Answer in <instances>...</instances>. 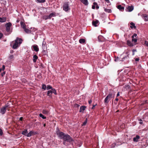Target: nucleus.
Returning <instances> with one entry per match:
<instances>
[{
	"instance_id": "f257e3e1",
	"label": "nucleus",
	"mask_w": 148,
	"mask_h": 148,
	"mask_svg": "<svg viewBox=\"0 0 148 148\" xmlns=\"http://www.w3.org/2000/svg\"><path fill=\"white\" fill-rule=\"evenodd\" d=\"M57 134L60 139H62L64 141L71 143L73 141L72 138L68 134H65L61 132H57Z\"/></svg>"
},
{
	"instance_id": "f03ea898",
	"label": "nucleus",
	"mask_w": 148,
	"mask_h": 148,
	"mask_svg": "<svg viewBox=\"0 0 148 148\" xmlns=\"http://www.w3.org/2000/svg\"><path fill=\"white\" fill-rule=\"evenodd\" d=\"M23 40L21 38L17 37L16 39L12 41L10 44V46L14 49H16L21 44Z\"/></svg>"
},
{
	"instance_id": "7ed1b4c3",
	"label": "nucleus",
	"mask_w": 148,
	"mask_h": 148,
	"mask_svg": "<svg viewBox=\"0 0 148 148\" xmlns=\"http://www.w3.org/2000/svg\"><path fill=\"white\" fill-rule=\"evenodd\" d=\"M115 95V92L113 90H111L108 95L106 96L104 100V103L107 104L112 98H114Z\"/></svg>"
},
{
	"instance_id": "20e7f679",
	"label": "nucleus",
	"mask_w": 148,
	"mask_h": 148,
	"mask_svg": "<svg viewBox=\"0 0 148 148\" xmlns=\"http://www.w3.org/2000/svg\"><path fill=\"white\" fill-rule=\"evenodd\" d=\"M63 9L65 12H67L70 9L68 2L64 3L62 6Z\"/></svg>"
},
{
	"instance_id": "39448f33",
	"label": "nucleus",
	"mask_w": 148,
	"mask_h": 148,
	"mask_svg": "<svg viewBox=\"0 0 148 148\" xmlns=\"http://www.w3.org/2000/svg\"><path fill=\"white\" fill-rule=\"evenodd\" d=\"M56 13L53 12L51 13L49 15L44 16H43V19L46 20L48 19H50L52 17H54L56 16Z\"/></svg>"
},
{
	"instance_id": "423d86ee",
	"label": "nucleus",
	"mask_w": 148,
	"mask_h": 148,
	"mask_svg": "<svg viewBox=\"0 0 148 148\" xmlns=\"http://www.w3.org/2000/svg\"><path fill=\"white\" fill-rule=\"evenodd\" d=\"M9 108L8 105H6L1 109L0 112L3 114H4L6 112V109Z\"/></svg>"
},
{
	"instance_id": "0eeeda50",
	"label": "nucleus",
	"mask_w": 148,
	"mask_h": 148,
	"mask_svg": "<svg viewBox=\"0 0 148 148\" xmlns=\"http://www.w3.org/2000/svg\"><path fill=\"white\" fill-rule=\"evenodd\" d=\"M12 24L11 23L9 22L7 23L5 25L6 31L9 32L10 31V27L12 26Z\"/></svg>"
},
{
	"instance_id": "6e6552de",
	"label": "nucleus",
	"mask_w": 148,
	"mask_h": 148,
	"mask_svg": "<svg viewBox=\"0 0 148 148\" xmlns=\"http://www.w3.org/2000/svg\"><path fill=\"white\" fill-rule=\"evenodd\" d=\"M137 34H134L133 36H132V41L134 43H136L137 42V39H136Z\"/></svg>"
},
{
	"instance_id": "1a4fd4ad",
	"label": "nucleus",
	"mask_w": 148,
	"mask_h": 148,
	"mask_svg": "<svg viewBox=\"0 0 148 148\" xmlns=\"http://www.w3.org/2000/svg\"><path fill=\"white\" fill-rule=\"evenodd\" d=\"M134 8V6H129L127 8V9H126V10L127 11L131 12L133 10Z\"/></svg>"
},
{
	"instance_id": "9d476101",
	"label": "nucleus",
	"mask_w": 148,
	"mask_h": 148,
	"mask_svg": "<svg viewBox=\"0 0 148 148\" xmlns=\"http://www.w3.org/2000/svg\"><path fill=\"white\" fill-rule=\"evenodd\" d=\"M93 4V5L92 6V9H95V6H96V8L97 9H98L99 8V7L97 3L95 2H94Z\"/></svg>"
},
{
	"instance_id": "9b49d317",
	"label": "nucleus",
	"mask_w": 148,
	"mask_h": 148,
	"mask_svg": "<svg viewBox=\"0 0 148 148\" xmlns=\"http://www.w3.org/2000/svg\"><path fill=\"white\" fill-rule=\"evenodd\" d=\"M32 47L34 49V50L36 52H38L39 51V49L37 45H33Z\"/></svg>"
},
{
	"instance_id": "f8f14e48",
	"label": "nucleus",
	"mask_w": 148,
	"mask_h": 148,
	"mask_svg": "<svg viewBox=\"0 0 148 148\" xmlns=\"http://www.w3.org/2000/svg\"><path fill=\"white\" fill-rule=\"evenodd\" d=\"M129 55H127V56L122 58V59L121 60H120V61H124L125 60H126L127 62L129 60Z\"/></svg>"
},
{
	"instance_id": "ddd939ff",
	"label": "nucleus",
	"mask_w": 148,
	"mask_h": 148,
	"mask_svg": "<svg viewBox=\"0 0 148 148\" xmlns=\"http://www.w3.org/2000/svg\"><path fill=\"white\" fill-rule=\"evenodd\" d=\"M140 137L138 135H136V137L133 138V141L135 142H137L138 141V140L140 139Z\"/></svg>"
},
{
	"instance_id": "4468645a",
	"label": "nucleus",
	"mask_w": 148,
	"mask_h": 148,
	"mask_svg": "<svg viewBox=\"0 0 148 148\" xmlns=\"http://www.w3.org/2000/svg\"><path fill=\"white\" fill-rule=\"evenodd\" d=\"M142 17L145 21H148V18H147V16L146 14H143L142 15Z\"/></svg>"
},
{
	"instance_id": "2eb2a0df",
	"label": "nucleus",
	"mask_w": 148,
	"mask_h": 148,
	"mask_svg": "<svg viewBox=\"0 0 148 148\" xmlns=\"http://www.w3.org/2000/svg\"><path fill=\"white\" fill-rule=\"evenodd\" d=\"M52 90H49L47 92V95L50 97H52Z\"/></svg>"
},
{
	"instance_id": "dca6fc26",
	"label": "nucleus",
	"mask_w": 148,
	"mask_h": 148,
	"mask_svg": "<svg viewBox=\"0 0 148 148\" xmlns=\"http://www.w3.org/2000/svg\"><path fill=\"white\" fill-rule=\"evenodd\" d=\"M34 133V134H36L37 133L36 132L34 133V132L32 131H30L27 134V136L28 137H30L32 136V134Z\"/></svg>"
},
{
	"instance_id": "f3484780",
	"label": "nucleus",
	"mask_w": 148,
	"mask_h": 148,
	"mask_svg": "<svg viewBox=\"0 0 148 148\" xmlns=\"http://www.w3.org/2000/svg\"><path fill=\"white\" fill-rule=\"evenodd\" d=\"M127 45L130 46L132 47L134 46V44L129 40H127Z\"/></svg>"
},
{
	"instance_id": "a211bd4d",
	"label": "nucleus",
	"mask_w": 148,
	"mask_h": 148,
	"mask_svg": "<svg viewBox=\"0 0 148 148\" xmlns=\"http://www.w3.org/2000/svg\"><path fill=\"white\" fill-rule=\"evenodd\" d=\"M86 107L84 106H81L80 108L79 112H83L85 110Z\"/></svg>"
},
{
	"instance_id": "6ab92c4d",
	"label": "nucleus",
	"mask_w": 148,
	"mask_h": 148,
	"mask_svg": "<svg viewBox=\"0 0 148 148\" xmlns=\"http://www.w3.org/2000/svg\"><path fill=\"white\" fill-rule=\"evenodd\" d=\"M81 2L86 5H87L88 4V0H80Z\"/></svg>"
},
{
	"instance_id": "aec40b11",
	"label": "nucleus",
	"mask_w": 148,
	"mask_h": 148,
	"mask_svg": "<svg viewBox=\"0 0 148 148\" xmlns=\"http://www.w3.org/2000/svg\"><path fill=\"white\" fill-rule=\"evenodd\" d=\"M33 61L34 62H35L36 61L37 59H38V57L36 55H34L33 56Z\"/></svg>"
},
{
	"instance_id": "412c9836",
	"label": "nucleus",
	"mask_w": 148,
	"mask_h": 148,
	"mask_svg": "<svg viewBox=\"0 0 148 148\" xmlns=\"http://www.w3.org/2000/svg\"><path fill=\"white\" fill-rule=\"evenodd\" d=\"M117 8L122 11H123L124 9V7L121 6V5H118L117 6Z\"/></svg>"
},
{
	"instance_id": "4be33fe9",
	"label": "nucleus",
	"mask_w": 148,
	"mask_h": 148,
	"mask_svg": "<svg viewBox=\"0 0 148 148\" xmlns=\"http://www.w3.org/2000/svg\"><path fill=\"white\" fill-rule=\"evenodd\" d=\"M99 21L98 20H96L95 21H93L92 22V24L95 27H97V24L98 23Z\"/></svg>"
},
{
	"instance_id": "5701e85b",
	"label": "nucleus",
	"mask_w": 148,
	"mask_h": 148,
	"mask_svg": "<svg viewBox=\"0 0 148 148\" xmlns=\"http://www.w3.org/2000/svg\"><path fill=\"white\" fill-rule=\"evenodd\" d=\"M130 24L131 25V26H130V27L131 29H133V28H134V29L136 28V27L135 26L134 23L133 22H131L130 23Z\"/></svg>"
},
{
	"instance_id": "b1692460",
	"label": "nucleus",
	"mask_w": 148,
	"mask_h": 148,
	"mask_svg": "<svg viewBox=\"0 0 148 148\" xmlns=\"http://www.w3.org/2000/svg\"><path fill=\"white\" fill-rule=\"evenodd\" d=\"M28 133V132L27 130H25L23 131L21 133V134H22L24 135L25 136H27V134Z\"/></svg>"
},
{
	"instance_id": "393cba45",
	"label": "nucleus",
	"mask_w": 148,
	"mask_h": 148,
	"mask_svg": "<svg viewBox=\"0 0 148 148\" xmlns=\"http://www.w3.org/2000/svg\"><path fill=\"white\" fill-rule=\"evenodd\" d=\"M21 25L22 27L24 29L26 28V25L23 22H21Z\"/></svg>"
},
{
	"instance_id": "a878e982",
	"label": "nucleus",
	"mask_w": 148,
	"mask_h": 148,
	"mask_svg": "<svg viewBox=\"0 0 148 148\" xmlns=\"http://www.w3.org/2000/svg\"><path fill=\"white\" fill-rule=\"evenodd\" d=\"M42 112L43 114H47L49 113V111L46 110L44 109L42 110Z\"/></svg>"
},
{
	"instance_id": "bb28decb",
	"label": "nucleus",
	"mask_w": 148,
	"mask_h": 148,
	"mask_svg": "<svg viewBox=\"0 0 148 148\" xmlns=\"http://www.w3.org/2000/svg\"><path fill=\"white\" fill-rule=\"evenodd\" d=\"M9 59L10 60H13L14 59V56L13 55H10L8 57Z\"/></svg>"
},
{
	"instance_id": "cd10ccee",
	"label": "nucleus",
	"mask_w": 148,
	"mask_h": 148,
	"mask_svg": "<svg viewBox=\"0 0 148 148\" xmlns=\"http://www.w3.org/2000/svg\"><path fill=\"white\" fill-rule=\"evenodd\" d=\"M6 19L5 18H1L0 17V22H4L6 21Z\"/></svg>"
},
{
	"instance_id": "c85d7f7f",
	"label": "nucleus",
	"mask_w": 148,
	"mask_h": 148,
	"mask_svg": "<svg viewBox=\"0 0 148 148\" xmlns=\"http://www.w3.org/2000/svg\"><path fill=\"white\" fill-rule=\"evenodd\" d=\"M79 42L80 43H84L85 42V40L83 39H81L79 40Z\"/></svg>"
},
{
	"instance_id": "c756f323",
	"label": "nucleus",
	"mask_w": 148,
	"mask_h": 148,
	"mask_svg": "<svg viewBox=\"0 0 148 148\" xmlns=\"http://www.w3.org/2000/svg\"><path fill=\"white\" fill-rule=\"evenodd\" d=\"M24 30L25 32L27 33H29L31 32V31L30 30L26 28L24 29Z\"/></svg>"
},
{
	"instance_id": "7c9ffc66",
	"label": "nucleus",
	"mask_w": 148,
	"mask_h": 148,
	"mask_svg": "<svg viewBox=\"0 0 148 148\" xmlns=\"http://www.w3.org/2000/svg\"><path fill=\"white\" fill-rule=\"evenodd\" d=\"M53 88H52L51 86H50V85H47V86L46 87V89L47 90H49L50 89L52 90Z\"/></svg>"
},
{
	"instance_id": "2f4dec72",
	"label": "nucleus",
	"mask_w": 148,
	"mask_h": 148,
	"mask_svg": "<svg viewBox=\"0 0 148 148\" xmlns=\"http://www.w3.org/2000/svg\"><path fill=\"white\" fill-rule=\"evenodd\" d=\"M104 11L108 13H111V10L110 9H107L105 8L104 9Z\"/></svg>"
},
{
	"instance_id": "473e14b6",
	"label": "nucleus",
	"mask_w": 148,
	"mask_h": 148,
	"mask_svg": "<svg viewBox=\"0 0 148 148\" xmlns=\"http://www.w3.org/2000/svg\"><path fill=\"white\" fill-rule=\"evenodd\" d=\"M38 3H44L46 1V0H36Z\"/></svg>"
},
{
	"instance_id": "72a5a7b5",
	"label": "nucleus",
	"mask_w": 148,
	"mask_h": 148,
	"mask_svg": "<svg viewBox=\"0 0 148 148\" xmlns=\"http://www.w3.org/2000/svg\"><path fill=\"white\" fill-rule=\"evenodd\" d=\"M40 117H41L42 119H45L46 118V117L44 115H43L42 114L40 113L39 114Z\"/></svg>"
},
{
	"instance_id": "f704fd0d",
	"label": "nucleus",
	"mask_w": 148,
	"mask_h": 148,
	"mask_svg": "<svg viewBox=\"0 0 148 148\" xmlns=\"http://www.w3.org/2000/svg\"><path fill=\"white\" fill-rule=\"evenodd\" d=\"M52 90V93H53L55 95H57L56 91L55 89L53 88Z\"/></svg>"
},
{
	"instance_id": "c9c22d12",
	"label": "nucleus",
	"mask_w": 148,
	"mask_h": 148,
	"mask_svg": "<svg viewBox=\"0 0 148 148\" xmlns=\"http://www.w3.org/2000/svg\"><path fill=\"white\" fill-rule=\"evenodd\" d=\"M46 88V86L45 84H43L42 85V89L45 90Z\"/></svg>"
},
{
	"instance_id": "e433bc0d",
	"label": "nucleus",
	"mask_w": 148,
	"mask_h": 148,
	"mask_svg": "<svg viewBox=\"0 0 148 148\" xmlns=\"http://www.w3.org/2000/svg\"><path fill=\"white\" fill-rule=\"evenodd\" d=\"M87 121V119L86 118L85 121H84V122L83 123L82 125H83V126L85 125L86 124Z\"/></svg>"
},
{
	"instance_id": "4c0bfd02",
	"label": "nucleus",
	"mask_w": 148,
	"mask_h": 148,
	"mask_svg": "<svg viewBox=\"0 0 148 148\" xmlns=\"http://www.w3.org/2000/svg\"><path fill=\"white\" fill-rule=\"evenodd\" d=\"M3 134V132L2 130L0 128V136H2Z\"/></svg>"
},
{
	"instance_id": "58836bf2",
	"label": "nucleus",
	"mask_w": 148,
	"mask_h": 148,
	"mask_svg": "<svg viewBox=\"0 0 148 148\" xmlns=\"http://www.w3.org/2000/svg\"><path fill=\"white\" fill-rule=\"evenodd\" d=\"M145 45L147 47H148V42L147 41H145L144 43Z\"/></svg>"
},
{
	"instance_id": "ea45409f",
	"label": "nucleus",
	"mask_w": 148,
	"mask_h": 148,
	"mask_svg": "<svg viewBox=\"0 0 148 148\" xmlns=\"http://www.w3.org/2000/svg\"><path fill=\"white\" fill-rule=\"evenodd\" d=\"M66 142H67V141L63 140V144L66 146H67L68 145L67 143H66Z\"/></svg>"
},
{
	"instance_id": "a19ab883",
	"label": "nucleus",
	"mask_w": 148,
	"mask_h": 148,
	"mask_svg": "<svg viewBox=\"0 0 148 148\" xmlns=\"http://www.w3.org/2000/svg\"><path fill=\"white\" fill-rule=\"evenodd\" d=\"M138 121H140L139 123V124H142L143 123L142 121V120L141 119H138Z\"/></svg>"
},
{
	"instance_id": "79ce46f5",
	"label": "nucleus",
	"mask_w": 148,
	"mask_h": 148,
	"mask_svg": "<svg viewBox=\"0 0 148 148\" xmlns=\"http://www.w3.org/2000/svg\"><path fill=\"white\" fill-rule=\"evenodd\" d=\"M3 36V34L0 32V39H1Z\"/></svg>"
},
{
	"instance_id": "37998d69",
	"label": "nucleus",
	"mask_w": 148,
	"mask_h": 148,
	"mask_svg": "<svg viewBox=\"0 0 148 148\" xmlns=\"http://www.w3.org/2000/svg\"><path fill=\"white\" fill-rule=\"evenodd\" d=\"M75 106L76 107H79V105L77 104H75Z\"/></svg>"
},
{
	"instance_id": "c03bdc74",
	"label": "nucleus",
	"mask_w": 148,
	"mask_h": 148,
	"mask_svg": "<svg viewBox=\"0 0 148 148\" xmlns=\"http://www.w3.org/2000/svg\"><path fill=\"white\" fill-rule=\"evenodd\" d=\"M139 58H136L135 59V60L136 61H138L139 60Z\"/></svg>"
},
{
	"instance_id": "a18cd8bd",
	"label": "nucleus",
	"mask_w": 148,
	"mask_h": 148,
	"mask_svg": "<svg viewBox=\"0 0 148 148\" xmlns=\"http://www.w3.org/2000/svg\"><path fill=\"white\" fill-rule=\"evenodd\" d=\"M97 105V104H96L95 105H93L92 106V108L93 109H94L95 108V106Z\"/></svg>"
},
{
	"instance_id": "49530a36",
	"label": "nucleus",
	"mask_w": 148,
	"mask_h": 148,
	"mask_svg": "<svg viewBox=\"0 0 148 148\" xmlns=\"http://www.w3.org/2000/svg\"><path fill=\"white\" fill-rule=\"evenodd\" d=\"M5 69V66L4 65H3L2 66V70H4Z\"/></svg>"
},
{
	"instance_id": "de8ad7c7",
	"label": "nucleus",
	"mask_w": 148,
	"mask_h": 148,
	"mask_svg": "<svg viewBox=\"0 0 148 148\" xmlns=\"http://www.w3.org/2000/svg\"><path fill=\"white\" fill-rule=\"evenodd\" d=\"M92 102V101L91 99H90L88 101V103L89 104H90L91 102Z\"/></svg>"
},
{
	"instance_id": "09e8293b",
	"label": "nucleus",
	"mask_w": 148,
	"mask_h": 148,
	"mask_svg": "<svg viewBox=\"0 0 148 148\" xmlns=\"http://www.w3.org/2000/svg\"><path fill=\"white\" fill-rule=\"evenodd\" d=\"M119 95H120L119 92H118L117 93V95H116V97H118V96H119Z\"/></svg>"
},
{
	"instance_id": "8fccbe9b",
	"label": "nucleus",
	"mask_w": 148,
	"mask_h": 148,
	"mask_svg": "<svg viewBox=\"0 0 148 148\" xmlns=\"http://www.w3.org/2000/svg\"><path fill=\"white\" fill-rule=\"evenodd\" d=\"M118 98H117V97H116V98L115 99L114 101H118Z\"/></svg>"
},
{
	"instance_id": "3c124183",
	"label": "nucleus",
	"mask_w": 148,
	"mask_h": 148,
	"mask_svg": "<svg viewBox=\"0 0 148 148\" xmlns=\"http://www.w3.org/2000/svg\"><path fill=\"white\" fill-rule=\"evenodd\" d=\"M23 118L22 117H20L19 119V120L21 121H22L23 120Z\"/></svg>"
},
{
	"instance_id": "603ef678",
	"label": "nucleus",
	"mask_w": 148,
	"mask_h": 148,
	"mask_svg": "<svg viewBox=\"0 0 148 148\" xmlns=\"http://www.w3.org/2000/svg\"><path fill=\"white\" fill-rule=\"evenodd\" d=\"M135 51H136V50L135 49H133L132 50V52H135Z\"/></svg>"
},
{
	"instance_id": "864d4df0",
	"label": "nucleus",
	"mask_w": 148,
	"mask_h": 148,
	"mask_svg": "<svg viewBox=\"0 0 148 148\" xmlns=\"http://www.w3.org/2000/svg\"><path fill=\"white\" fill-rule=\"evenodd\" d=\"M114 103L116 105L117 104V101H114Z\"/></svg>"
},
{
	"instance_id": "5fc2aeb1",
	"label": "nucleus",
	"mask_w": 148,
	"mask_h": 148,
	"mask_svg": "<svg viewBox=\"0 0 148 148\" xmlns=\"http://www.w3.org/2000/svg\"><path fill=\"white\" fill-rule=\"evenodd\" d=\"M119 60V58H118V57L115 60V61H118Z\"/></svg>"
},
{
	"instance_id": "6e6d98bb",
	"label": "nucleus",
	"mask_w": 148,
	"mask_h": 148,
	"mask_svg": "<svg viewBox=\"0 0 148 148\" xmlns=\"http://www.w3.org/2000/svg\"><path fill=\"white\" fill-rule=\"evenodd\" d=\"M5 74V73L4 72L3 73H2V74H1V75H2V76H3V75H4Z\"/></svg>"
},
{
	"instance_id": "4d7b16f0",
	"label": "nucleus",
	"mask_w": 148,
	"mask_h": 148,
	"mask_svg": "<svg viewBox=\"0 0 148 148\" xmlns=\"http://www.w3.org/2000/svg\"><path fill=\"white\" fill-rule=\"evenodd\" d=\"M13 52V50H12L10 51V53H12Z\"/></svg>"
},
{
	"instance_id": "13d9d810",
	"label": "nucleus",
	"mask_w": 148,
	"mask_h": 148,
	"mask_svg": "<svg viewBox=\"0 0 148 148\" xmlns=\"http://www.w3.org/2000/svg\"><path fill=\"white\" fill-rule=\"evenodd\" d=\"M2 70V69L1 68H0V72H1Z\"/></svg>"
},
{
	"instance_id": "bf43d9fd",
	"label": "nucleus",
	"mask_w": 148,
	"mask_h": 148,
	"mask_svg": "<svg viewBox=\"0 0 148 148\" xmlns=\"http://www.w3.org/2000/svg\"><path fill=\"white\" fill-rule=\"evenodd\" d=\"M133 52V53H132V55H134L135 54L134 53V52Z\"/></svg>"
},
{
	"instance_id": "052dcab7",
	"label": "nucleus",
	"mask_w": 148,
	"mask_h": 148,
	"mask_svg": "<svg viewBox=\"0 0 148 148\" xmlns=\"http://www.w3.org/2000/svg\"><path fill=\"white\" fill-rule=\"evenodd\" d=\"M106 1L108 2L109 1V0H105Z\"/></svg>"
},
{
	"instance_id": "680f3d73",
	"label": "nucleus",
	"mask_w": 148,
	"mask_h": 148,
	"mask_svg": "<svg viewBox=\"0 0 148 148\" xmlns=\"http://www.w3.org/2000/svg\"><path fill=\"white\" fill-rule=\"evenodd\" d=\"M45 126H46V124H44V127H45Z\"/></svg>"
},
{
	"instance_id": "e2e57ef3",
	"label": "nucleus",
	"mask_w": 148,
	"mask_h": 148,
	"mask_svg": "<svg viewBox=\"0 0 148 148\" xmlns=\"http://www.w3.org/2000/svg\"><path fill=\"white\" fill-rule=\"evenodd\" d=\"M100 37L99 36H98V38L99 39V38Z\"/></svg>"
},
{
	"instance_id": "0e129e2a",
	"label": "nucleus",
	"mask_w": 148,
	"mask_h": 148,
	"mask_svg": "<svg viewBox=\"0 0 148 148\" xmlns=\"http://www.w3.org/2000/svg\"><path fill=\"white\" fill-rule=\"evenodd\" d=\"M41 77V76H39V77Z\"/></svg>"
}]
</instances>
